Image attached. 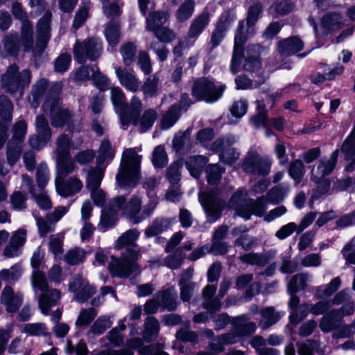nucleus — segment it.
<instances>
[{
  "instance_id": "obj_35",
  "label": "nucleus",
  "mask_w": 355,
  "mask_h": 355,
  "mask_svg": "<svg viewBox=\"0 0 355 355\" xmlns=\"http://www.w3.org/2000/svg\"><path fill=\"white\" fill-rule=\"evenodd\" d=\"M171 220L166 218H157L145 230L146 237L158 235L171 227Z\"/></svg>"
},
{
  "instance_id": "obj_6",
  "label": "nucleus",
  "mask_w": 355,
  "mask_h": 355,
  "mask_svg": "<svg viewBox=\"0 0 355 355\" xmlns=\"http://www.w3.org/2000/svg\"><path fill=\"white\" fill-rule=\"evenodd\" d=\"M31 79V72L29 69H26L19 72L18 66L12 64L2 76L1 85L7 92H21L29 85Z\"/></svg>"
},
{
  "instance_id": "obj_8",
  "label": "nucleus",
  "mask_w": 355,
  "mask_h": 355,
  "mask_svg": "<svg viewBox=\"0 0 355 355\" xmlns=\"http://www.w3.org/2000/svg\"><path fill=\"white\" fill-rule=\"evenodd\" d=\"M220 189L214 188L209 191H200L199 200L209 220L212 222L218 220L225 205V202L218 198Z\"/></svg>"
},
{
  "instance_id": "obj_57",
  "label": "nucleus",
  "mask_w": 355,
  "mask_h": 355,
  "mask_svg": "<svg viewBox=\"0 0 355 355\" xmlns=\"http://www.w3.org/2000/svg\"><path fill=\"white\" fill-rule=\"evenodd\" d=\"M28 197L26 193L17 191L13 192L10 196V203L11 207L15 210H24L27 207Z\"/></svg>"
},
{
  "instance_id": "obj_10",
  "label": "nucleus",
  "mask_w": 355,
  "mask_h": 355,
  "mask_svg": "<svg viewBox=\"0 0 355 355\" xmlns=\"http://www.w3.org/2000/svg\"><path fill=\"white\" fill-rule=\"evenodd\" d=\"M101 53V44L96 38L77 42L73 47L74 58L80 64L85 63L87 59L92 61L97 60Z\"/></svg>"
},
{
  "instance_id": "obj_38",
  "label": "nucleus",
  "mask_w": 355,
  "mask_h": 355,
  "mask_svg": "<svg viewBox=\"0 0 355 355\" xmlns=\"http://www.w3.org/2000/svg\"><path fill=\"white\" fill-rule=\"evenodd\" d=\"M55 145L56 157L71 156L70 153L71 141L67 134L62 133L60 135L55 139Z\"/></svg>"
},
{
  "instance_id": "obj_54",
  "label": "nucleus",
  "mask_w": 355,
  "mask_h": 355,
  "mask_svg": "<svg viewBox=\"0 0 355 355\" xmlns=\"http://www.w3.org/2000/svg\"><path fill=\"white\" fill-rule=\"evenodd\" d=\"M288 173L297 184L300 183L305 174L304 165L302 161L300 159L292 161L288 168Z\"/></svg>"
},
{
  "instance_id": "obj_30",
  "label": "nucleus",
  "mask_w": 355,
  "mask_h": 355,
  "mask_svg": "<svg viewBox=\"0 0 355 355\" xmlns=\"http://www.w3.org/2000/svg\"><path fill=\"white\" fill-rule=\"evenodd\" d=\"M119 209L112 206V200L109 202L108 207L102 210L99 228L103 231H106L108 228L113 227L118 220Z\"/></svg>"
},
{
  "instance_id": "obj_34",
  "label": "nucleus",
  "mask_w": 355,
  "mask_h": 355,
  "mask_svg": "<svg viewBox=\"0 0 355 355\" xmlns=\"http://www.w3.org/2000/svg\"><path fill=\"white\" fill-rule=\"evenodd\" d=\"M105 166H100L99 164L96 166L89 167L86 170L87 171V189L94 187H98L101 185L103 180Z\"/></svg>"
},
{
  "instance_id": "obj_23",
  "label": "nucleus",
  "mask_w": 355,
  "mask_h": 355,
  "mask_svg": "<svg viewBox=\"0 0 355 355\" xmlns=\"http://www.w3.org/2000/svg\"><path fill=\"white\" fill-rule=\"evenodd\" d=\"M160 323L154 316H148L144 322L141 335L146 343H151L157 339L160 331Z\"/></svg>"
},
{
  "instance_id": "obj_22",
  "label": "nucleus",
  "mask_w": 355,
  "mask_h": 355,
  "mask_svg": "<svg viewBox=\"0 0 355 355\" xmlns=\"http://www.w3.org/2000/svg\"><path fill=\"white\" fill-rule=\"evenodd\" d=\"M26 234L27 231L24 228L15 232L10 238L9 245L4 249V255L8 257L17 256L19 252V249L22 247L26 242Z\"/></svg>"
},
{
  "instance_id": "obj_7",
  "label": "nucleus",
  "mask_w": 355,
  "mask_h": 355,
  "mask_svg": "<svg viewBox=\"0 0 355 355\" xmlns=\"http://www.w3.org/2000/svg\"><path fill=\"white\" fill-rule=\"evenodd\" d=\"M225 87L224 85L216 86L211 80L202 77L194 81L192 86V95L198 101L212 103L222 96Z\"/></svg>"
},
{
  "instance_id": "obj_64",
  "label": "nucleus",
  "mask_w": 355,
  "mask_h": 355,
  "mask_svg": "<svg viewBox=\"0 0 355 355\" xmlns=\"http://www.w3.org/2000/svg\"><path fill=\"white\" fill-rule=\"evenodd\" d=\"M136 46L132 42H127L121 46V53L123 62L126 66L130 65L133 62L136 53Z\"/></svg>"
},
{
  "instance_id": "obj_25",
  "label": "nucleus",
  "mask_w": 355,
  "mask_h": 355,
  "mask_svg": "<svg viewBox=\"0 0 355 355\" xmlns=\"http://www.w3.org/2000/svg\"><path fill=\"white\" fill-rule=\"evenodd\" d=\"M164 309L173 311L178 307L177 293L174 287L158 291L155 295Z\"/></svg>"
},
{
  "instance_id": "obj_46",
  "label": "nucleus",
  "mask_w": 355,
  "mask_h": 355,
  "mask_svg": "<svg viewBox=\"0 0 355 355\" xmlns=\"http://www.w3.org/2000/svg\"><path fill=\"white\" fill-rule=\"evenodd\" d=\"M3 51L7 55H16L19 49V39L17 33L6 35L3 40Z\"/></svg>"
},
{
  "instance_id": "obj_42",
  "label": "nucleus",
  "mask_w": 355,
  "mask_h": 355,
  "mask_svg": "<svg viewBox=\"0 0 355 355\" xmlns=\"http://www.w3.org/2000/svg\"><path fill=\"white\" fill-rule=\"evenodd\" d=\"M157 118V112L155 110L149 108L145 110L139 119V123L136 126H139V130L141 132H146L149 130L155 123Z\"/></svg>"
},
{
  "instance_id": "obj_15",
  "label": "nucleus",
  "mask_w": 355,
  "mask_h": 355,
  "mask_svg": "<svg viewBox=\"0 0 355 355\" xmlns=\"http://www.w3.org/2000/svg\"><path fill=\"white\" fill-rule=\"evenodd\" d=\"M0 302L6 306L7 312L15 313L22 304L23 295L19 292L15 293L11 286H6L2 290Z\"/></svg>"
},
{
  "instance_id": "obj_58",
  "label": "nucleus",
  "mask_w": 355,
  "mask_h": 355,
  "mask_svg": "<svg viewBox=\"0 0 355 355\" xmlns=\"http://www.w3.org/2000/svg\"><path fill=\"white\" fill-rule=\"evenodd\" d=\"M296 346L299 355H313V351L320 347V342L308 339L304 342H297Z\"/></svg>"
},
{
  "instance_id": "obj_59",
  "label": "nucleus",
  "mask_w": 355,
  "mask_h": 355,
  "mask_svg": "<svg viewBox=\"0 0 355 355\" xmlns=\"http://www.w3.org/2000/svg\"><path fill=\"white\" fill-rule=\"evenodd\" d=\"M185 254L182 248H178L171 255H168L164 260L166 266L171 269L179 268L183 263Z\"/></svg>"
},
{
  "instance_id": "obj_60",
  "label": "nucleus",
  "mask_w": 355,
  "mask_h": 355,
  "mask_svg": "<svg viewBox=\"0 0 355 355\" xmlns=\"http://www.w3.org/2000/svg\"><path fill=\"white\" fill-rule=\"evenodd\" d=\"M152 162L155 167L163 168L168 162L167 154L163 146H157L153 152Z\"/></svg>"
},
{
  "instance_id": "obj_61",
  "label": "nucleus",
  "mask_w": 355,
  "mask_h": 355,
  "mask_svg": "<svg viewBox=\"0 0 355 355\" xmlns=\"http://www.w3.org/2000/svg\"><path fill=\"white\" fill-rule=\"evenodd\" d=\"M31 197L40 209L48 210L52 207L51 200L45 191H31Z\"/></svg>"
},
{
  "instance_id": "obj_32",
  "label": "nucleus",
  "mask_w": 355,
  "mask_h": 355,
  "mask_svg": "<svg viewBox=\"0 0 355 355\" xmlns=\"http://www.w3.org/2000/svg\"><path fill=\"white\" fill-rule=\"evenodd\" d=\"M261 320L259 326L262 329H267L276 324L282 317L279 312L277 311L273 306H268L260 311Z\"/></svg>"
},
{
  "instance_id": "obj_39",
  "label": "nucleus",
  "mask_w": 355,
  "mask_h": 355,
  "mask_svg": "<svg viewBox=\"0 0 355 355\" xmlns=\"http://www.w3.org/2000/svg\"><path fill=\"white\" fill-rule=\"evenodd\" d=\"M139 236V232L137 229H130L124 232L116 241V248L118 249L127 246V249H135L136 241Z\"/></svg>"
},
{
  "instance_id": "obj_36",
  "label": "nucleus",
  "mask_w": 355,
  "mask_h": 355,
  "mask_svg": "<svg viewBox=\"0 0 355 355\" xmlns=\"http://www.w3.org/2000/svg\"><path fill=\"white\" fill-rule=\"evenodd\" d=\"M261 62L255 46H249L246 49V57L243 69L248 71H255L260 69Z\"/></svg>"
},
{
  "instance_id": "obj_19",
  "label": "nucleus",
  "mask_w": 355,
  "mask_h": 355,
  "mask_svg": "<svg viewBox=\"0 0 355 355\" xmlns=\"http://www.w3.org/2000/svg\"><path fill=\"white\" fill-rule=\"evenodd\" d=\"M142 107L141 100L133 96L130 101V112H123L121 114L120 119L123 129H126L130 124L137 125L139 123L138 114Z\"/></svg>"
},
{
  "instance_id": "obj_29",
  "label": "nucleus",
  "mask_w": 355,
  "mask_h": 355,
  "mask_svg": "<svg viewBox=\"0 0 355 355\" xmlns=\"http://www.w3.org/2000/svg\"><path fill=\"white\" fill-rule=\"evenodd\" d=\"M61 297L60 292L57 289H50L43 293L39 298V306L42 313L48 314L50 308L55 305Z\"/></svg>"
},
{
  "instance_id": "obj_31",
  "label": "nucleus",
  "mask_w": 355,
  "mask_h": 355,
  "mask_svg": "<svg viewBox=\"0 0 355 355\" xmlns=\"http://www.w3.org/2000/svg\"><path fill=\"white\" fill-rule=\"evenodd\" d=\"M169 13L166 11L150 12L146 20V28L147 31L154 32L164 24L168 19Z\"/></svg>"
},
{
  "instance_id": "obj_13",
  "label": "nucleus",
  "mask_w": 355,
  "mask_h": 355,
  "mask_svg": "<svg viewBox=\"0 0 355 355\" xmlns=\"http://www.w3.org/2000/svg\"><path fill=\"white\" fill-rule=\"evenodd\" d=\"M270 163L255 152H250L244 159L242 168L248 173L266 176L270 171Z\"/></svg>"
},
{
  "instance_id": "obj_44",
  "label": "nucleus",
  "mask_w": 355,
  "mask_h": 355,
  "mask_svg": "<svg viewBox=\"0 0 355 355\" xmlns=\"http://www.w3.org/2000/svg\"><path fill=\"white\" fill-rule=\"evenodd\" d=\"M309 279V275L305 272L298 273L291 277L288 284V291L297 292L304 290L307 286V282Z\"/></svg>"
},
{
  "instance_id": "obj_4",
  "label": "nucleus",
  "mask_w": 355,
  "mask_h": 355,
  "mask_svg": "<svg viewBox=\"0 0 355 355\" xmlns=\"http://www.w3.org/2000/svg\"><path fill=\"white\" fill-rule=\"evenodd\" d=\"M46 112H49L51 123L53 127L67 126L70 132L79 131L80 123L76 121L68 109L62 108L58 98L48 99L43 105Z\"/></svg>"
},
{
  "instance_id": "obj_49",
  "label": "nucleus",
  "mask_w": 355,
  "mask_h": 355,
  "mask_svg": "<svg viewBox=\"0 0 355 355\" xmlns=\"http://www.w3.org/2000/svg\"><path fill=\"white\" fill-rule=\"evenodd\" d=\"M85 251L80 248L69 250L64 256V261L70 266L82 263L85 258Z\"/></svg>"
},
{
  "instance_id": "obj_48",
  "label": "nucleus",
  "mask_w": 355,
  "mask_h": 355,
  "mask_svg": "<svg viewBox=\"0 0 355 355\" xmlns=\"http://www.w3.org/2000/svg\"><path fill=\"white\" fill-rule=\"evenodd\" d=\"M340 150L345 159L355 157V125L349 135L343 141Z\"/></svg>"
},
{
  "instance_id": "obj_52",
  "label": "nucleus",
  "mask_w": 355,
  "mask_h": 355,
  "mask_svg": "<svg viewBox=\"0 0 355 355\" xmlns=\"http://www.w3.org/2000/svg\"><path fill=\"white\" fill-rule=\"evenodd\" d=\"M173 148L176 151H180L183 148H189L191 147V130L187 129L183 132L177 134L173 140Z\"/></svg>"
},
{
  "instance_id": "obj_47",
  "label": "nucleus",
  "mask_w": 355,
  "mask_h": 355,
  "mask_svg": "<svg viewBox=\"0 0 355 355\" xmlns=\"http://www.w3.org/2000/svg\"><path fill=\"white\" fill-rule=\"evenodd\" d=\"M239 259L245 263L255 265L259 267L265 266L268 263V257L265 254L250 252L239 257Z\"/></svg>"
},
{
  "instance_id": "obj_16",
  "label": "nucleus",
  "mask_w": 355,
  "mask_h": 355,
  "mask_svg": "<svg viewBox=\"0 0 355 355\" xmlns=\"http://www.w3.org/2000/svg\"><path fill=\"white\" fill-rule=\"evenodd\" d=\"M232 329L241 337L248 336L253 334L257 329L255 322L250 320L248 315L243 314L232 318Z\"/></svg>"
},
{
  "instance_id": "obj_56",
  "label": "nucleus",
  "mask_w": 355,
  "mask_h": 355,
  "mask_svg": "<svg viewBox=\"0 0 355 355\" xmlns=\"http://www.w3.org/2000/svg\"><path fill=\"white\" fill-rule=\"evenodd\" d=\"M182 167L181 161L172 163L166 170V178L171 185H176L181 179L180 170Z\"/></svg>"
},
{
  "instance_id": "obj_27",
  "label": "nucleus",
  "mask_w": 355,
  "mask_h": 355,
  "mask_svg": "<svg viewBox=\"0 0 355 355\" xmlns=\"http://www.w3.org/2000/svg\"><path fill=\"white\" fill-rule=\"evenodd\" d=\"M115 149L107 139H104L98 149V155L96 157V164L102 166H105L114 157Z\"/></svg>"
},
{
  "instance_id": "obj_12",
  "label": "nucleus",
  "mask_w": 355,
  "mask_h": 355,
  "mask_svg": "<svg viewBox=\"0 0 355 355\" xmlns=\"http://www.w3.org/2000/svg\"><path fill=\"white\" fill-rule=\"evenodd\" d=\"M52 14L46 11L44 15L40 19L37 24V39L35 49L33 50V55L37 59L40 58L44 51L48 40L50 37V22Z\"/></svg>"
},
{
  "instance_id": "obj_3",
  "label": "nucleus",
  "mask_w": 355,
  "mask_h": 355,
  "mask_svg": "<svg viewBox=\"0 0 355 355\" xmlns=\"http://www.w3.org/2000/svg\"><path fill=\"white\" fill-rule=\"evenodd\" d=\"M141 155L135 148L125 149L123 154L119 171L116 175L118 186L122 189L135 187L140 179Z\"/></svg>"
},
{
  "instance_id": "obj_17",
  "label": "nucleus",
  "mask_w": 355,
  "mask_h": 355,
  "mask_svg": "<svg viewBox=\"0 0 355 355\" xmlns=\"http://www.w3.org/2000/svg\"><path fill=\"white\" fill-rule=\"evenodd\" d=\"M58 193L63 197H69L78 193L83 188L82 182L76 177H71L68 180H55Z\"/></svg>"
},
{
  "instance_id": "obj_63",
  "label": "nucleus",
  "mask_w": 355,
  "mask_h": 355,
  "mask_svg": "<svg viewBox=\"0 0 355 355\" xmlns=\"http://www.w3.org/2000/svg\"><path fill=\"white\" fill-rule=\"evenodd\" d=\"M49 180V171L45 163L39 164L36 172V182L38 187L43 190Z\"/></svg>"
},
{
  "instance_id": "obj_51",
  "label": "nucleus",
  "mask_w": 355,
  "mask_h": 355,
  "mask_svg": "<svg viewBox=\"0 0 355 355\" xmlns=\"http://www.w3.org/2000/svg\"><path fill=\"white\" fill-rule=\"evenodd\" d=\"M21 144L9 141L7 145L6 157L10 165H14L19 159L21 153Z\"/></svg>"
},
{
  "instance_id": "obj_24",
  "label": "nucleus",
  "mask_w": 355,
  "mask_h": 355,
  "mask_svg": "<svg viewBox=\"0 0 355 355\" xmlns=\"http://www.w3.org/2000/svg\"><path fill=\"white\" fill-rule=\"evenodd\" d=\"M343 318L340 311L337 309H332L327 312L321 318L319 327L324 333L330 332L337 329L341 324Z\"/></svg>"
},
{
  "instance_id": "obj_41",
  "label": "nucleus",
  "mask_w": 355,
  "mask_h": 355,
  "mask_svg": "<svg viewBox=\"0 0 355 355\" xmlns=\"http://www.w3.org/2000/svg\"><path fill=\"white\" fill-rule=\"evenodd\" d=\"M341 279L339 277L334 278L328 284L316 288L315 296L322 300L332 295L340 286Z\"/></svg>"
},
{
  "instance_id": "obj_26",
  "label": "nucleus",
  "mask_w": 355,
  "mask_h": 355,
  "mask_svg": "<svg viewBox=\"0 0 355 355\" xmlns=\"http://www.w3.org/2000/svg\"><path fill=\"white\" fill-rule=\"evenodd\" d=\"M56 177L55 180L65 179L70 173H73L76 168L74 159L71 156L56 157Z\"/></svg>"
},
{
  "instance_id": "obj_62",
  "label": "nucleus",
  "mask_w": 355,
  "mask_h": 355,
  "mask_svg": "<svg viewBox=\"0 0 355 355\" xmlns=\"http://www.w3.org/2000/svg\"><path fill=\"white\" fill-rule=\"evenodd\" d=\"M154 35L157 40L164 43H169L175 40L177 37L176 33L173 30L168 26H162L153 32Z\"/></svg>"
},
{
  "instance_id": "obj_45",
  "label": "nucleus",
  "mask_w": 355,
  "mask_h": 355,
  "mask_svg": "<svg viewBox=\"0 0 355 355\" xmlns=\"http://www.w3.org/2000/svg\"><path fill=\"white\" fill-rule=\"evenodd\" d=\"M194 8V0H185L175 12L178 21L184 22L188 20L193 15Z\"/></svg>"
},
{
  "instance_id": "obj_50",
  "label": "nucleus",
  "mask_w": 355,
  "mask_h": 355,
  "mask_svg": "<svg viewBox=\"0 0 355 355\" xmlns=\"http://www.w3.org/2000/svg\"><path fill=\"white\" fill-rule=\"evenodd\" d=\"M310 304L304 303L301 304L299 307L293 309L289 316V322L294 326H296L301 322L308 315L309 311Z\"/></svg>"
},
{
  "instance_id": "obj_40",
  "label": "nucleus",
  "mask_w": 355,
  "mask_h": 355,
  "mask_svg": "<svg viewBox=\"0 0 355 355\" xmlns=\"http://www.w3.org/2000/svg\"><path fill=\"white\" fill-rule=\"evenodd\" d=\"M20 43L26 51L32 50L33 52L35 49V46L33 48V28L30 22H25L24 24H22Z\"/></svg>"
},
{
  "instance_id": "obj_33",
  "label": "nucleus",
  "mask_w": 355,
  "mask_h": 355,
  "mask_svg": "<svg viewBox=\"0 0 355 355\" xmlns=\"http://www.w3.org/2000/svg\"><path fill=\"white\" fill-rule=\"evenodd\" d=\"M208 162V159L202 155H193L189 157L186 162V167L190 172V174L195 178L198 179Z\"/></svg>"
},
{
  "instance_id": "obj_5",
  "label": "nucleus",
  "mask_w": 355,
  "mask_h": 355,
  "mask_svg": "<svg viewBox=\"0 0 355 355\" xmlns=\"http://www.w3.org/2000/svg\"><path fill=\"white\" fill-rule=\"evenodd\" d=\"M139 252L136 249L128 248L123 252L119 259H114L108 268L112 276L126 278L139 271V266L136 261Z\"/></svg>"
},
{
  "instance_id": "obj_20",
  "label": "nucleus",
  "mask_w": 355,
  "mask_h": 355,
  "mask_svg": "<svg viewBox=\"0 0 355 355\" xmlns=\"http://www.w3.org/2000/svg\"><path fill=\"white\" fill-rule=\"evenodd\" d=\"M304 48L303 41L297 36H291L286 39L281 40L277 44L278 52L283 55L290 56L300 51Z\"/></svg>"
},
{
  "instance_id": "obj_18",
  "label": "nucleus",
  "mask_w": 355,
  "mask_h": 355,
  "mask_svg": "<svg viewBox=\"0 0 355 355\" xmlns=\"http://www.w3.org/2000/svg\"><path fill=\"white\" fill-rule=\"evenodd\" d=\"M116 74L120 84L127 90L133 93L139 91L140 81L133 71L119 67L116 68Z\"/></svg>"
},
{
  "instance_id": "obj_14",
  "label": "nucleus",
  "mask_w": 355,
  "mask_h": 355,
  "mask_svg": "<svg viewBox=\"0 0 355 355\" xmlns=\"http://www.w3.org/2000/svg\"><path fill=\"white\" fill-rule=\"evenodd\" d=\"M142 338L135 337L132 338L126 342V348L138 349V352L140 355H168V353L163 350V345L161 343H152L148 345L143 346L144 342Z\"/></svg>"
},
{
  "instance_id": "obj_53",
  "label": "nucleus",
  "mask_w": 355,
  "mask_h": 355,
  "mask_svg": "<svg viewBox=\"0 0 355 355\" xmlns=\"http://www.w3.org/2000/svg\"><path fill=\"white\" fill-rule=\"evenodd\" d=\"M159 78L154 75L147 78L141 87L144 96L153 97L156 95L159 87Z\"/></svg>"
},
{
  "instance_id": "obj_55",
  "label": "nucleus",
  "mask_w": 355,
  "mask_h": 355,
  "mask_svg": "<svg viewBox=\"0 0 355 355\" xmlns=\"http://www.w3.org/2000/svg\"><path fill=\"white\" fill-rule=\"evenodd\" d=\"M205 172L208 183L209 184H217L221 179L222 174L225 172V168L218 164H209Z\"/></svg>"
},
{
  "instance_id": "obj_28",
  "label": "nucleus",
  "mask_w": 355,
  "mask_h": 355,
  "mask_svg": "<svg viewBox=\"0 0 355 355\" xmlns=\"http://www.w3.org/2000/svg\"><path fill=\"white\" fill-rule=\"evenodd\" d=\"M321 26L329 33L339 30L344 26L343 16L336 12H327L321 19Z\"/></svg>"
},
{
  "instance_id": "obj_21",
  "label": "nucleus",
  "mask_w": 355,
  "mask_h": 355,
  "mask_svg": "<svg viewBox=\"0 0 355 355\" xmlns=\"http://www.w3.org/2000/svg\"><path fill=\"white\" fill-rule=\"evenodd\" d=\"M210 21V13L207 10L196 17L191 21L187 31L189 39L197 38L207 28Z\"/></svg>"
},
{
  "instance_id": "obj_2",
  "label": "nucleus",
  "mask_w": 355,
  "mask_h": 355,
  "mask_svg": "<svg viewBox=\"0 0 355 355\" xmlns=\"http://www.w3.org/2000/svg\"><path fill=\"white\" fill-rule=\"evenodd\" d=\"M157 204V202L153 198L142 208L141 198L135 195L129 199L125 196H118L112 199V206L135 224L148 218L156 208Z\"/></svg>"
},
{
  "instance_id": "obj_11",
  "label": "nucleus",
  "mask_w": 355,
  "mask_h": 355,
  "mask_svg": "<svg viewBox=\"0 0 355 355\" xmlns=\"http://www.w3.org/2000/svg\"><path fill=\"white\" fill-rule=\"evenodd\" d=\"M339 149L335 150L329 159L322 158L313 166L311 171V179L318 182L326 178L334 170L338 161Z\"/></svg>"
},
{
  "instance_id": "obj_9",
  "label": "nucleus",
  "mask_w": 355,
  "mask_h": 355,
  "mask_svg": "<svg viewBox=\"0 0 355 355\" xmlns=\"http://www.w3.org/2000/svg\"><path fill=\"white\" fill-rule=\"evenodd\" d=\"M253 33L252 27L245 26L244 21H239L234 37V45L231 60L230 70L232 73H236L241 65L243 56V46L246 42L250 34Z\"/></svg>"
},
{
  "instance_id": "obj_1",
  "label": "nucleus",
  "mask_w": 355,
  "mask_h": 355,
  "mask_svg": "<svg viewBox=\"0 0 355 355\" xmlns=\"http://www.w3.org/2000/svg\"><path fill=\"white\" fill-rule=\"evenodd\" d=\"M288 191V185L278 184L270 189L265 196L257 200L247 198L246 192L239 191L232 196L229 205L235 210L237 215L245 219H249L252 214L261 216L266 209L264 201L279 205L284 200Z\"/></svg>"
},
{
  "instance_id": "obj_43",
  "label": "nucleus",
  "mask_w": 355,
  "mask_h": 355,
  "mask_svg": "<svg viewBox=\"0 0 355 355\" xmlns=\"http://www.w3.org/2000/svg\"><path fill=\"white\" fill-rule=\"evenodd\" d=\"M180 115L179 107L177 104L171 105L163 114L161 120V128L168 129L173 126Z\"/></svg>"
},
{
  "instance_id": "obj_37",
  "label": "nucleus",
  "mask_w": 355,
  "mask_h": 355,
  "mask_svg": "<svg viewBox=\"0 0 355 355\" xmlns=\"http://www.w3.org/2000/svg\"><path fill=\"white\" fill-rule=\"evenodd\" d=\"M120 23L115 19L110 20L105 28V35L110 45L115 46L120 40L121 31Z\"/></svg>"
}]
</instances>
